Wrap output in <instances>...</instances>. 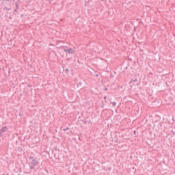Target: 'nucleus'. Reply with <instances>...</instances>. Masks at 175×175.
Listing matches in <instances>:
<instances>
[{
    "mask_svg": "<svg viewBox=\"0 0 175 175\" xmlns=\"http://www.w3.org/2000/svg\"><path fill=\"white\" fill-rule=\"evenodd\" d=\"M64 51L67 54H74L75 53V50H73L72 48H70L69 49H64Z\"/></svg>",
    "mask_w": 175,
    "mask_h": 175,
    "instance_id": "2",
    "label": "nucleus"
},
{
    "mask_svg": "<svg viewBox=\"0 0 175 175\" xmlns=\"http://www.w3.org/2000/svg\"><path fill=\"white\" fill-rule=\"evenodd\" d=\"M133 81H134V83L137 82V79H135Z\"/></svg>",
    "mask_w": 175,
    "mask_h": 175,
    "instance_id": "9",
    "label": "nucleus"
},
{
    "mask_svg": "<svg viewBox=\"0 0 175 175\" xmlns=\"http://www.w3.org/2000/svg\"><path fill=\"white\" fill-rule=\"evenodd\" d=\"M105 91H107V88H105Z\"/></svg>",
    "mask_w": 175,
    "mask_h": 175,
    "instance_id": "14",
    "label": "nucleus"
},
{
    "mask_svg": "<svg viewBox=\"0 0 175 175\" xmlns=\"http://www.w3.org/2000/svg\"><path fill=\"white\" fill-rule=\"evenodd\" d=\"M111 103L113 105L114 107H116V106L117 105V103L116 102H111Z\"/></svg>",
    "mask_w": 175,
    "mask_h": 175,
    "instance_id": "5",
    "label": "nucleus"
},
{
    "mask_svg": "<svg viewBox=\"0 0 175 175\" xmlns=\"http://www.w3.org/2000/svg\"><path fill=\"white\" fill-rule=\"evenodd\" d=\"M29 159L30 160L31 165L33 166H39V161L36 159V157L29 156Z\"/></svg>",
    "mask_w": 175,
    "mask_h": 175,
    "instance_id": "1",
    "label": "nucleus"
},
{
    "mask_svg": "<svg viewBox=\"0 0 175 175\" xmlns=\"http://www.w3.org/2000/svg\"><path fill=\"white\" fill-rule=\"evenodd\" d=\"M66 131H69V127H67L66 129H64V131L66 132Z\"/></svg>",
    "mask_w": 175,
    "mask_h": 175,
    "instance_id": "7",
    "label": "nucleus"
},
{
    "mask_svg": "<svg viewBox=\"0 0 175 175\" xmlns=\"http://www.w3.org/2000/svg\"><path fill=\"white\" fill-rule=\"evenodd\" d=\"M16 9H18V4H16Z\"/></svg>",
    "mask_w": 175,
    "mask_h": 175,
    "instance_id": "10",
    "label": "nucleus"
},
{
    "mask_svg": "<svg viewBox=\"0 0 175 175\" xmlns=\"http://www.w3.org/2000/svg\"><path fill=\"white\" fill-rule=\"evenodd\" d=\"M65 72H66V73H69V69L66 68V69L65 70Z\"/></svg>",
    "mask_w": 175,
    "mask_h": 175,
    "instance_id": "8",
    "label": "nucleus"
},
{
    "mask_svg": "<svg viewBox=\"0 0 175 175\" xmlns=\"http://www.w3.org/2000/svg\"><path fill=\"white\" fill-rule=\"evenodd\" d=\"M104 99H107V96H105V97H104Z\"/></svg>",
    "mask_w": 175,
    "mask_h": 175,
    "instance_id": "11",
    "label": "nucleus"
},
{
    "mask_svg": "<svg viewBox=\"0 0 175 175\" xmlns=\"http://www.w3.org/2000/svg\"><path fill=\"white\" fill-rule=\"evenodd\" d=\"M36 166H33V165H30V167H29V169H30V170H35V167H36Z\"/></svg>",
    "mask_w": 175,
    "mask_h": 175,
    "instance_id": "4",
    "label": "nucleus"
},
{
    "mask_svg": "<svg viewBox=\"0 0 175 175\" xmlns=\"http://www.w3.org/2000/svg\"><path fill=\"white\" fill-rule=\"evenodd\" d=\"M3 10H10V9H9V8H6V7H4V8H3Z\"/></svg>",
    "mask_w": 175,
    "mask_h": 175,
    "instance_id": "6",
    "label": "nucleus"
},
{
    "mask_svg": "<svg viewBox=\"0 0 175 175\" xmlns=\"http://www.w3.org/2000/svg\"><path fill=\"white\" fill-rule=\"evenodd\" d=\"M8 131V126H5L0 129V136H2V133H5Z\"/></svg>",
    "mask_w": 175,
    "mask_h": 175,
    "instance_id": "3",
    "label": "nucleus"
},
{
    "mask_svg": "<svg viewBox=\"0 0 175 175\" xmlns=\"http://www.w3.org/2000/svg\"><path fill=\"white\" fill-rule=\"evenodd\" d=\"M14 12H17V8L14 10Z\"/></svg>",
    "mask_w": 175,
    "mask_h": 175,
    "instance_id": "13",
    "label": "nucleus"
},
{
    "mask_svg": "<svg viewBox=\"0 0 175 175\" xmlns=\"http://www.w3.org/2000/svg\"><path fill=\"white\" fill-rule=\"evenodd\" d=\"M5 1H7L8 2H10V1H12V0H5Z\"/></svg>",
    "mask_w": 175,
    "mask_h": 175,
    "instance_id": "12",
    "label": "nucleus"
}]
</instances>
